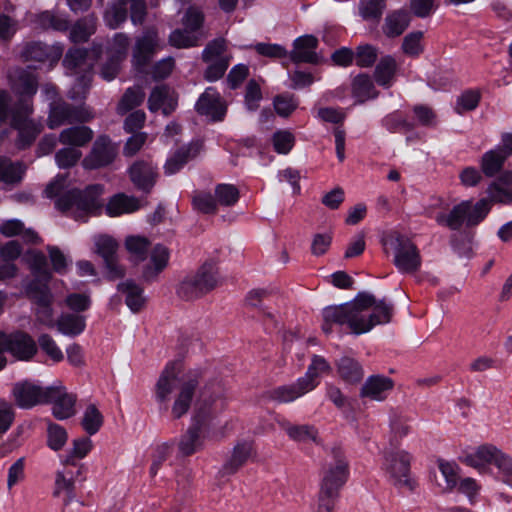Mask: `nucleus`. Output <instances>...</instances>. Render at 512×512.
Segmentation results:
<instances>
[{
  "mask_svg": "<svg viewBox=\"0 0 512 512\" xmlns=\"http://www.w3.org/2000/svg\"><path fill=\"white\" fill-rule=\"evenodd\" d=\"M7 77L18 99L12 102L10 94L0 90V122L9 124L18 132L15 145L19 150H24L34 143L43 129L42 124L32 118L38 78L32 66L11 68Z\"/></svg>",
  "mask_w": 512,
  "mask_h": 512,
  "instance_id": "1",
  "label": "nucleus"
},
{
  "mask_svg": "<svg viewBox=\"0 0 512 512\" xmlns=\"http://www.w3.org/2000/svg\"><path fill=\"white\" fill-rule=\"evenodd\" d=\"M62 185L59 182H51L44 190L47 198H58L55 201L56 208L61 212H68L75 209L76 219L84 218L88 214H98L103 204L101 195L104 192V186L101 184H92L84 190L71 189L61 195Z\"/></svg>",
  "mask_w": 512,
  "mask_h": 512,
  "instance_id": "2",
  "label": "nucleus"
},
{
  "mask_svg": "<svg viewBox=\"0 0 512 512\" xmlns=\"http://www.w3.org/2000/svg\"><path fill=\"white\" fill-rule=\"evenodd\" d=\"M332 460L325 464L320 481L316 512H334L341 488L349 476V464L343 450L333 447Z\"/></svg>",
  "mask_w": 512,
  "mask_h": 512,
  "instance_id": "3",
  "label": "nucleus"
},
{
  "mask_svg": "<svg viewBox=\"0 0 512 512\" xmlns=\"http://www.w3.org/2000/svg\"><path fill=\"white\" fill-rule=\"evenodd\" d=\"M213 394L214 392L210 393L209 384H206L200 392L191 424L178 440V451L183 457L191 456L204 447L203 430L214 417L212 405L216 396Z\"/></svg>",
  "mask_w": 512,
  "mask_h": 512,
  "instance_id": "4",
  "label": "nucleus"
},
{
  "mask_svg": "<svg viewBox=\"0 0 512 512\" xmlns=\"http://www.w3.org/2000/svg\"><path fill=\"white\" fill-rule=\"evenodd\" d=\"M375 302V296L367 292H359L353 301L341 305L325 307L322 311V330L325 334L333 331V326L347 325L350 331L356 335L361 329L362 312L369 309Z\"/></svg>",
  "mask_w": 512,
  "mask_h": 512,
  "instance_id": "5",
  "label": "nucleus"
},
{
  "mask_svg": "<svg viewBox=\"0 0 512 512\" xmlns=\"http://www.w3.org/2000/svg\"><path fill=\"white\" fill-rule=\"evenodd\" d=\"M491 206L486 198L476 203L472 200H464L454 205L449 213H438L436 222L450 230L458 231L464 225L467 228L479 225L489 214Z\"/></svg>",
  "mask_w": 512,
  "mask_h": 512,
  "instance_id": "6",
  "label": "nucleus"
},
{
  "mask_svg": "<svg viewBox=\"0 0 512 512\" xmlns=\"http://www.w3.org/2000/svg\"><path fill=\"white\" fill-rule=\"evenodd\" d=\"M219 284L218 269L206 262L194 274L186 276L177 288V294L184 300H194L209 293Z\"/></svg>",
  "mask_w": 512,
  "mask_h": 512,
  "instance_id": "7",
  "label": "nucleus"
},
{
  "mask_svg": "<svg viewBox=\"0 0 512 512\" xmlns=\"http://www.w3.org/2000/svg\"><path fill=\"white\" fill-rule=\"evenodd\" d=\"M384 245H389L394 250L393 263L399 272L412 274L420 269V251L410 238L394 233L384 240Z\"/></svg>",
  "mask_w": 512,
  "mask_h": 512,
  "instance_id": "8",
  "label": "nucleus"
},
{
  "mask_svg": "<svg viewBox=\"0 0 512 512\" xmlns=\"http://www.w3.org/2000/svg\"><path fill=\"white\" fill-rule=\"evenodd\" d=\"M88 52L83 48H70L64 59L63 65L72 72L83 70L84 73L77 77L74 87L69 91L68 97L72 100L84 99L85 93L90 87L92 79V64H87Z\"/></svg>",
  "mask_w": 512,
  "mask_h": 512,
  "instance_id": "9",
  "label": "nucleus"
},
{
  "mask_svg": "<svg viewBox=\"0 0 512 512\" xmlns=\"http://www.w3.org/2000/svg\"><path fill=\"white\" fill-rule=\"evenodd\" d=\"M412 456L405 450L387 451L384 454L383 466L390 480L397 488H407L413 491L416 482L410 477Z\"/></svg>",
  "mask_w": 512,
  "mask_h": 512,
  "instance_id": "10",
  "label": "nucleus"
},
{
  "mask_svg": "<svg viewBox=\"0 0 512 512\" xmlns=\"http://www.w3.org/2000/svg\"><path fill=\"white\" fill-rule=\"evenodd\" d=\"M93 118L92 112L84 105L74 106L64 100H53L49 105L47 125L55 129L64 124L85 123Z\"/></svg>",
  "mask_w": 512,
  "mask_h": 512,
  "instance_id": "11",
  "label": "nucleus"
},
{
  "mask_svg": "<svg viewBox=\"0 0 512 512\" xmlns=\"http://www.w3.org/2000/svg\"><path fill=\"white\" fill-rule=\"evenodd\" d=\"M202 370L194 369L188 371L182 378L179 391L171 408L174 419H180L189 411L195 391L202 379Z\"/></svg>",
  "mask_w": 512,
  "mask_h": 512,
  "instance_id": "12",
  "label": "nucleus"
},
{
  "mask_svg": "<svg viewBox=\"0 0 512 512\" xmlns=\"http://www.w3.org/2000/svg\"><path fill=\"white\" fill-rule=\"evenodd\" d=\"M0 342L6 352L21 361H29L38 350L34 339L23 331H16L10 334L0 332Z\"/></svg>",
  "mask_w": 512,
  "mask_h": 512,
  "instance_id": "13",
  "label": "nucleus"
},
{
  "mask_svg": "<svg viewBox=\"0 0 512 512\" xmlns=\"http://www.w3.org/2000/svg\"><path fill=\"white\" fill-rule=\"evenodd\" d=\"M117 155V148L106 135L99 136L93 143L91 151L85 156L82 165L94 170L110 165Z\"/></svg>",
  "mask_w": 512,
  "mask_h": 512,
  "instance_id": "14",
  "label": "nucleus"
},
{
  "mask_svg": "<svg viewBox=\"0 0 512 512\" xmlns=\"http://www.w3.org/2000/svg\"><path fill=\"white\" fill-rule=\"evenodd\" d=\"M96 252L103 258L107 269V277L110 280L121 278L125 274L124 268L118 263L117 241L108 235H101L95 238Z\"/></svg>",
  "mask_w": 512,
  "mask_h": 512,
  "instance_id": "15",
  "label": "nucleus"
},
{
  "mask_svg": "<svg viewBox=\"0 0 512 512\" xmlns=\"http://www.w3.org/2000/svg\"><path fill=\"white\" fill-rule=\"evenodd\" d=\"M182 364L180 360L170 361L161 372L155 386V398L160 405V409L167 411L170 395L173 392L178 374Z\"/></svg>",
  "mask_w": 512,
  "mask_h": 512,
  "instance_id": "16",
  "label": "nucleus"
},
{
  "mask_svg": "<svg viewBox=\"0 0 512 512\" xmlns=\"http://www.w3.org/2000/svg\"><path fill=\"white\" fill-rule=\"evenodd\" d=\"M128 173L133 185L144 194L151 193L159 177L157 166L147 160L135 161Z\"/></svg>",
  "mask_w": 512,
  "mask_h": 512,
  "instance_id": "17",
  "label": "nucleus"
},
{
  "mask_svg": "<svg viewBox=\"0 0 512 512\" xmlns=\"http://www.w3.org/2000/svg\"><path fill=\"white\" fill-rule=\"evenodd\" d=\"M198 114L210 118L213 122L223 121L227 112V106L221 95L213 87H208L195 104Z\"/></svg>",
  "mask_w": 512,
  "mask_h": 512,
  "instance_id": "18",
  "label": "nucleus"
},
{
  "mask_svg": "<svg viewBox=\"0 0 512 512\" xmlns=\"http://www.w3.org/2000/svg\"><path fill=\"white\" fill-rule=\"evenodd\" d=\"M46 403H52V413L55 418L65 420L75 414L76 396L67 393L62 386L46 387Z\"/></svg>",
  "mask_w": 512,
  "mask_h": 512,
  "instance_id": "19",
  "label": "nucleus"
},
{
  "mask_svg": "<svg viewBox=\"0 0 512 512\" xmlns=\"http://www.w3.org/2000/svg\"><path fill=\"white\" fill-rule=\"evenodd\" d=\"M318 44V39L311 34L296 38L293 42V49L289 53L290 60L295 64H318L320 62V56L316 52Z\"/></svg>",
  "mask_w": 512,
  "mask_h": 512,
  "instance_id": "20",
  "label": "nucleus"
},
{
  "mask_svg": "<svg viewBox=\"0 0 512 512\" xmlns=\"http://www.w3.org/2000/svg\"><path fill=\"white\" fill-rule=\"evenodd\" d=\"M62 54L63 48L60 45H47L43 42L28 43L22 51L24 60L48 62L50 66L55 65Z\"/></svg>",
  "mask_w": 512,
  "mask_h": 512,
  "instance_id": "21",
  "label": "nucleus"
},
{
  "mask_svg": "<svg viewBox=\"0 0 512 512\" xmlns=\"http://www.w3.org/2000/svg\"><path fill=\"white\" fill-rule=\"evenodd\" d=\"M373 307V312L366 314V311L362 312L361 329L358 332L362 334L369 332L376 325L387 324L391 321L394 313V305L388 302L386 299L376 300L369 307Z\"/></svg>",
  "mask_w": 512,
  "mask_h": 512,
  "instance_id": "22",
  "label": "nucleus"
},
{
  "mask_svg": "<svg viewBox=\"0 0 512 512\" xmlns=\"http://www.w3.org/2000/svg\"><path fill=\"white\" fill-rule=\"evenodd\" d=\"M157 46V35L148 31L136 40L132 61L137 70L142 71L152 60Z\"/></svg>",
  "mask_w": 512,
  "mask_h": 512,
  "instance_id": "23",
  "label": "nucleus"
},
{
  "mask_svg": "<svg viewBox=\"0 0 512 512\" xmlns=\"http://www.w3.org/2000/svg\"><path fill=\"white\" fill-rule=\"evenodd\" d=\"M394 387V381L384 375L369 376L360 389L361 398L384 401Z\"/></svg>",
  "mask_w": 512,
  "mask_h": 512,
  "instance_id": "24",
  "label": "nucleus"
},
{
  "mask_svg": "<svg viewBox=\"0 0 512 512\" xmlns=\"http://www.w3.org/2000/svg\"><path fill=\"white\" fill-rule=\"evenodd\" d=\"M16 403L21 408H31L46 403V387L42 388L29 382L17 383L13 389Z\"/></svg>",
  "mask_w": 512,
  "mask_h": 512,
  "instance_id": "25",
  "label": "nucleus"
},
{
  "mask_svg": "<svg viewBox=\"0 0 512 512\" xmlns=\"http://www.w3.org/2000/svg\"><path fill=\"white\" fill-rule=\"evenodd\" d=\"M198 152L199 145L197 143H190L178 148L164 164L165 175L171 176L179 172L190 160L196 157Z\"/></svg>",
  "mask_w": 512,
  "mask_h": 512,
  "instance_id": "26",
  "label": "nucleus"
},
{
  "mask_svg": "<svg viewBox=\"0 0 512 512\" xmlns=\"http://www.w3.org/2000/svg\"><path fill=\"white\" fill-rule=\"evenodd\" d=\"M501 450L491 444L479 446L475 452L465 455L462 462L478 469L480 472L486 470L488 464H494Z\"/></svg>",
  "mask_w": 512,
  "mask_h": 512,
  "instance_id": "27",
  "label": "nucleus"
},
{
  "mask_svg": "<svg viewBox=\"0 0 512 512\" xmlns=\"http://www.w3.org/2000/svg\"><path fill=\"white\" fill-rule=\"evenodd\" d=\"M168 261V248L164 245L157 244L151 252L150 263L143 268V279L147 282L155 280L158 274L166 268Z\"/></svg>",
  "mask_w": 512,
  "mask_h": 512,
  "instance_id": "28",
  "label": "nucleus"
},
{
  "mask_svg": "<svg viewBox=\"0 0 512 512\" xmlns=\"http://www.w3.org/2000/svg\"><path fill=\"white\" fill-rule=\"evenodd\" d=\"M411 21L407 10L399 9L388 13L384 19L382 31L388 38H396L403 34Z\"/></svg>",
  "mask_w": 512,
  "mask_h": 512,
  "instance_id": "29",
  "label": "nucleus"
},
{
  "mask_svg": "<svg viewBox=\"0 0 512 512\" xmlns=\"http://www.w3.org/2000/svg\"><path fill=\"white\" fill-rule=\"evenodd\" d=\"M252 451V442L242 441L237 443L233 448L231 457L223 465L222 473L224 475L236 473L246 463Z\"/></svg>",
  "mask_w": 512,
  "mask_h": 512,
  "instance_id": "30",
  "label": "nucleus"
},
{
  "mask_svg": "<svg viewBox=\"0 0 512 512\" xmlns=\"http://www.w3.org/2000/svg\"><path fill=\"white\" fill-rule=\"evenodd\" d=\"M397 71V62L391 55H385L380 58L374 70V79L376 83L385 88H390L394 83Z\"/></svg>",
  "mask_w": 512,
  "mask_h": 512,
  "instance_id": "31",
  "label": "nucleus"
},
{
  "mask_svg": "<svg viewBox=\"0 0 512 512\" xmlns=\"http://www.w3.org/2000/svg\"><path fill=\"white\" fill-rule=\"evenodd\" d=\"M311 390L306 384L302 383V378L300 377L296 383L278 386L271 390L269 398L279 403H289Z\"/></svg>",
  "mask_w": 512,
  "mask_h": 512,
  "instance_id": "32",
  "label": "nucleus"
},
{
  "mask_svg": "<svg viewBox=\"0 0 512 512\" xmlns=\"http://www.w3.org/2000/svg\"><path fill=\"white\" fill-rule=\"evenodd\" d=\"M119 292L125 295V303L133 313L139 312L145 305L143 288L133 280H126L117 285Z\"/></svg>",
  "mask_w": 512,
  "mask_h": 512,
  "instance_id": "33",
  "label": "nucleus"
},
{
  "mask_svg": "<svg viewBox=\"0 0 512 512\" xmlns=\"http://www.w3.org/2000/svg\"><path fill=\"white\" fill-rule=\"evenodd\" d=\"M93 135L92 129L87 126H72L60 132L59 141L64 145H71L75 148L83 147L92 140Z\"/></svg>",
  "mask_w": 512,
  "mask_h": 512,
  "instance_id": "34",
  "label": "nucleus"
},
{
  "mask_svg": "<svg viewBox=\"0 0 512 512\" xmlns=\"http://www.w3.org/2000/svg\"><path fill=\"white\" fill-rule=\"evenodd\" d=\"M140 208V201L134 196L118 193L110 198L106 204V213L111 216H119L124 213H132Z\"/></svg>",
  "mask_w": 512,
  "mask_h": 512,
  "instance_id": "35",
  "label": "nucleus"
},
{
  "mask_svg": "<svg viewBox=\"0 0 512 512\" xmlns=\"http://www.w3.org/2000/svg\"><path fill=\"white\" fill-rule=\"evenodd\" d=\"M336 366L339 376L347 383L354 384L363 379V368L354 358L343 356L337 361Z\"/></svg>",
  "mask_w": 512,
  "mask_h": 512,
  "instance_id": "36",
  "label": "nucleus"
},
{
  "mask_svg": "<svg viewBox=\"0 0 512 512\" xmlns=\"http://www.w3.org/2000/svg\"><path fill=\"white\" fill-rule=\"evenodd\" d=\"M56 326L63 335L75 337L85 330L86 319L78 314L64 313L57 319Z\"/></svg>",
  "mask_w": 512,
  "mask_h": 512,
  "instance_id": "37",
  "label": "nucleus"
},
{
  "mask_svg": "<svg viewBox=\"0 0 512 512\" xmlns=\"http://www.w3.org/2000/svg\"><path fill=\"white\" fill-rule=\"evenodd\" d=\"M352 95L358 103H364L378 96L374 83L368 74L357 75L352 82Z\"/></svg>",
  "mask_w": 512,
  "mask_h": 512,
  "instance_id": "38",
  "label": "nucleus"
},
{
  "mask_svg": "<svg viewBox=\"0 0 512 512\" xmlns=\"http://www.w3.org/2000/svg\"><path fill=\"white\" fill-rule=\"evenodd\" d=\"M25 170L22 162H12L8 157L0 156V182L17 184L23 179Z\"/></svg>",
  "mask_w": 512,
  "mask_h": 512,
  "instance_id": "39",
  "label": "nucleus"
},
{
  "mask_svg": "<svg viewBox=\"0 0 512 512\" xmlns=\"http://www.w3.org/2000/svg\"><path fill=\"white\" fill-rule=\"evenodd\" d=\"M127 16L125 0H115L106 8L103 19L110 29H116L127 20Z\"/></svg>",
  "mask_w": 512,
  "mask_h": 512,
  "instance_id": "40",
  "label": "nucleus"
},
{
  "mask_svg": "<svg viewBox=\"0 0 512 512\" xmlns=\"http://www.w3.org/2000/svg\"><path fill=\"white\" fill-rule=\"evenodd\" d=\"M96 17L88 15L76 21L70 30V39L75 43L86 42L95 32Z\"/></svg>",
  "mask_w": 512,
  "mask_h": 512,
  "instance_id": "41",
  "label": "nucleus"
},
{
  "mask_svg": "<svg viewBox=\"0 0 512 512\" xmlns=\"http://www.w3.org/2000/svg\"><path fill=\"white\" fill-rule=\"evenodd\" d=\"M49 282L40 279L31 280L26 288L25 292L29 299H31L36 305L43 304L53 301V296L48 286Z\"/></svg>",
  "mask_w": 512,
  "mask_h": 512,
  "instance_id": "42",
  "label": "nucleus"
},
{
  "mask_svg": "<svg viewBox=\"0 0 512 512\" xmlns=\"http://www.w3.org/2000/svg\"><path fill=\"white\" fill-rule=\"evenodd\" d=\"M507 158L497 148L485 152L481 158V170L487 177L498 174Z\"/></svg>",
  "mask_w": 512,
  "mask_h": 512,
  "instance_id": "43",
  "label": "nucleus"
},
{
  "mask_svg": "<svg viewBox=\"0 0 512 512\" xmlns=\"http://www.w3.org/2000/svg\"><path fill=\"white\" fill-rule=\"evenodd\" d=\"M280 426L294 441L305 442L307 440H313L316 442L317 430L313 426L293 425L286 420L280 422Z\"/></svg>",
  "mask_w": 512,
  "mask_h": 512,
  "instance_id": "44",
  "label": "nucleus"
},
{
  "mask_svg": "<svg viewBox=\"0 0 512 512\" xmlns=\"http://www.w3.org/2000/svg\"><path fill=\"white\" fill-rule=\"evenodd\" d=\"M104 423V417L99 409L94 404L86 407L81 425L86 433L90 436L96 434Z\"/></svg>",
  "mask_w": 512,
  "mask_h": 512,
  "instance_id": "45",
  "label": "nucleus"
},
{
  "mask_svg": "<svg viewBox=\"0 0 512 512\" xmlns=\"http://www.w3.org/2000/svg\"><path fill=\"white\" fill-rule=\"evenodd\" d=\"M331 370L329 363L322 356L314 355L311 364L308 366L307 372L302 378V383L306 384L312 390L316 387V378L320 373Z\"/></svg>",
  "mask_w": 512,
  "mask_h": 512,
  "instance_id": "46",
  "label": "nucleus"
},
{
  "mask_svg": "<svg viewBox=\"0 0 512 512\" xmlns=\"http://www.w3.org/2000/svg\"><path fill=\"white\" fill-rule=\"evenodd\" d=\"M29 267L34 279H42L49 282L52 278V273L48 268L47 258L44 253L40 251L33 252L30 256Z\"/></svg>",
  "mask_w": 512,
  "mask_h": 512,
  "instance_id": "47",
  "label": "nucleus"
},
{
  "mask_svg": "<svg viewBox=\"0 0 512 512\" xmlns=\"http://www.w3.org/2000/svg\"><path fill=\"white\" fill-rule=\"evenodd\" d=\"M273 149L278 154L287 155L294 147L296 138L289 130H277L271 138Z\"/></svg>",
  "mask_w": 512,
  "mask_h": 512,
  "instance_id": "48",
  "label": "nucleus"
},
{
  "mask_svg": "<svg viewBox=\"0 0 512 512\" xmlns=\"http://www.w3.org/2000/svg\"><path fill=\"white\" fill-rule=\"evenodd\" d=\"M37 22L43 29L51 28L56 31H66L69 28V21L65 17L50 11L40 13Z\"/></svg>",
  "mask_w": 512,
  "mask_h": 512,
  "instance_id": "49",
  "label": "nucleus"
},
{
  "mask_svg": "<svg viewBox=\"0 0 512 512\" xmlns=\"http://www.w3.org/2000/svg\"><path fill=\"white\" fill-rule=\"evenodd\" d=\"M61 492L66 493L64 505L70 504L76 497L75 495V482L72 477H66L63 472H57L55 479L54 496H59Z\"/></svg>",
  "mask_w": 512,
  "mask_h": 512,
  "instance_id": "50",
  "label": "nucleus"
},
{
  "mask_svg": "<svg viewBox=\"0 0 512 512\" xmlns=\"http://www.w3.org/2000/svg\"><path fill=\"white\" fill-rule=\"evenodd\" d=\"M239 190L232 184H218L215 187V199L222 206H233L239 200Z\"/></svg>",
  "mask_w": 512,
  "mask_h": 512,
  "instance_id": "51",
  "label": "nucleus"
},
{
  "mask_svg": "<svg viewBox=\"0 0 512 512\" xmlns=\"http://www.w3.org/2000/svg\"><path fill=\"white\" fill-rule=\"evenodd\" d=\"M192 205L195 210L203 214H215L217 212L216 199L208 192H195L192 197Z\"/></svg>",
  "mask_w": 512,
  "mask_h": 512,
  "instance_id": "52",
  "label": "nucleus"
},
{
  "mask_svg": "<svg viewBox=\"0 0 512 512\" xmlns=\"http://www.w3.org/2000/svg\"><path fill=\"white\" fill-rule=\"evenodd\" d=\"M145 98L143 89L139 86L131 87L126 90L119 103V110L126 113L139 106Z\"/></svg>",
  "mask_w": 512,
  "mask_h": 512,
  "instance_id": "53",
  "label": "nucleus"
},
{
  "mask_svg": "<svg viewBox=\"0 0 512 512\" xmlns=\"http://www.w3.org/2000/svg\"><path fill=\"white\" fill-rule=\"evenodd\" d=\"M423 36L424 34L422 31H413L408 33L403 38L401 46L403 53L411 57L419 56L424 50L422 45Z\"/></svg>",
  "mask_w": 512,
  "mask_h": 512,
  "instance_id": "54",
  "label": "nucleus"
},
{
  "mask_svg": "<svg viewBox=\"0 0 512 512\" xmlns=\"http://www.w3.org/2000/svg\"><path fill=\"white\" fill-rule=\"evenodd\" d=\"M126 249L135 257L137 261L146 259L150 241L141 236H129L125 241Z\"/></svg>",
  "mask_w": 512,
  "mask_h": 512,
  "instance_id": "55",
  "label": "nucleus"
},
{
  "mask_svg": "<svg viewBox=\"0 0 512 512\" xmlns=\"http://www.w3.org/2000/svg\"><path fill=\"white\" fill-rule=\"evenodd\" d=\"M354 58L357 66L361 68L371 67L378 58V49L369 44L360 45L356 48Z\"/></svg>",
  "mask_w": 512,
  "mask_h": 512,
  "instance_id": "56",
  "label": "nucleus"
},
{
  "mask_svg": "<svg viewBox=\"0 0 512 512\" xmlns=\"http://www.w3.org/2000/svg\"><path fill=\"white\" fill-rule=\"evenodd\" d=\"M92 448V441L89 437H82L73 441V448L66 456L64 464L76 465L75 459L84 458Z\"/></svg>",
  "mask_w": 512,
  "mask_h": 512,
  "instance_id": "57",
  "label": "nucleus"
},
{
  "mask_svg": "<svg viewBox=\"0 0 512 512\" xmlns=\"http://www.w3.org/2000/svg\"><path fill=\"white\" fill-rule=\"evenodd\" d=\"M82 152L75 147H64L55 154L56 164L60 169H68L77 164Z\"/></svg>",
  "mask_w": 512,
  "mask_h": 512,
  "instance_id": "58",
  "label": "nucleus"
},
{
  "mask_svg": "<svg viewBox=\"0 0 512 512\" xmlns=\"http://www.w3.org/2000/svg\"><path fill=\"white\" fill-rule=\"evenodd\" d=\"M68 439L65 428L58 424L50 423L47 428V445L54 451H59Z\"/></svg>",
  "mask_w": 512,
  "mask_h": 512,
  "instance_id": "59",
  "label": "nucleus"
},
{
  "mask_svg": "<svg viewBox=\"0 0 512 512\" xmlns=\"http://www.w3.org/2000/svg\"><path fill=\"white\" fill-rule=\"evenodd\" d=\"M169 43L176 48L197 46L198 37L187 29H176L169 36Z\"/></svg>",
  "mask_w": 512,
  "mask_h": 512,
  "instance_id": "60",
  "label": "nucleus"
},
{
  "mask_svg": "<svg viewBox=\"0 0 512 512\" xmlns=\"http://www.w3.org/2000/svg\"><path fill=\"white\" fill-rule=\"evenodd\" d=\"M230 60L231 56H225L209 62L204 72L205 80L214 82L221 79L229 67Z\"/></svg>",
  "mask_w": 512,
  "mask_h": 512,
  "instance_id": "61",
  "label": "nucleus"
},
{
  "mask_svg": "<svg viewBox=\"0 0 512 512\" xmlns=\"http://www.w3.org/2000/svg\"><path fill=\"white\" fill-rule=\"evenodd\" d=\"M386 8L385 0H361L360 14L365 20H378Z\"/></svg>",
  "mask_w": 512,
  "mask_h": 512,
  "instance_id": "62",
  "label": "nucleus"
},
{
  "mask_svg": "<svg viewBox=\"0 0 512 512\" xmlns=\"http://www.w3.org/2000/svg\"><path fill=\"white\" fill-rule=\"evenodd\" d=\"M129 44L130 39L125 33H116L108 43L107 54L124 60L127 55Z\"/></svg>",
  "mask_w": 512,
  "mask_h": 512,
  "instance_id": "63",
  "label": "nucleus"
},
{
  "mask_svg": "<svg viewBox=\"0 0 512 512\" xmlns=\"http://www.w3.org/2000/svg\"><path fill=\"white\" fill-rule=\"evenodd\" d=\"M494 465L498 469L499 479L512 488V458L501 451Z\"/></svg>",
  "mask_w": 512,
  "mask_h": 512,
  "instance_id": "64",
  "label": "nucleus"
}]
</instances>
